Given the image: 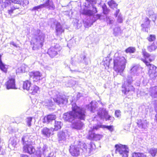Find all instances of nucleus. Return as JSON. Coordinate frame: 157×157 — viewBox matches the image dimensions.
Instances as JSON below:
<instances>
[{
  "label": "nucleus",
  "mask_w": 157,
  "mask_h": 157,
  "mask_svg": "<svg viewBox=\"0 0 157 157\" xmlns=\"http://www.w3.org/2000/svg\"><path fill=\"white\" fill-rule=\"evenodd\" d=\"M5 85L6 89L8 90L17 89L16 86L15 79L12 77L9 78L8 81L6 83Z\"/></svg>",
  "instance_id": "nucleus-17"
},
{
  "label": "nucleus",
  "mask_w": 157,
  "mask_h": 157,
  "mask_svg": "<svg viewBox=\"0 0 157 157\" xmlns=\"http://www.w3.org/2000/svg\"><path fill=\"white\" fill-rule=\"evenodd\" d=\"M115 115L117 117H119L121 115V111L119 110H116L115 112Z\"/></svg>",
  "instance_id": "nucleus-56"
},
{
  "label": "nucleus",
  "mask_w": 157,
  "mask_h": 157,
  "mask_svg": "<svg viewBox=\"0 0 157 157\" xmlns=\"http://www.w3.org/2000/svg\"><path fill=\"white\" fill-rule=\"evenodd\" d=\"M48 94L54 101L60 106L66 104L67 102L66 99L62 98L59 94V93L55 90L49 91Z\"/></svg>",
  "instance_id": "nucleus-8"
},
{
  "label": "nucleus",
  "mask_w": 157,
  "mask_h": 157,
  "mask_svg": "<svg viewBox=\"0 0 157 157\" xmlns=\"http://www.w3.org/2000/svg\"><path fill=\"white\" fill-rule=\"evenodd\" d=\"M57 40L56 39L52 40L51 47L48 49L47 52L48 54L52 58L60 53L61 48L59 44L55 43V42Z\"/></svg>",
  "instance_id": "nucleus-10"
},
{
  "label": "nucleus",
  "mask_w": 157,
  "mask_h": 157,
  "mask_svg": "<svg viewBox=\"0 0 157 157\" xmlns=\"http://www.w3.org/2000/svg\"><path fill=\"white\" fill-rule=\"evenodd\" d=\"M147 49L150 52L155 51L157 49V40L155 41L151 45L147 46Z\"/></svg>",
  "instance_id": "nucleus-29"
},
{
  "label": "nucleus",
  "mask_w": 157,
  "mask_h": 157,
  "mask_svg": "<svg viewBox=\"0 0 157 157\" xmlns=\"http://www.w3.org/2000/svg\"><path fill=\"white\" fill-rule=\"evenodd\" d=\"M86 107L91 112L94 113L95 112L96 107L95 106L93 105L92 102L89 105H86Z\"/></svg>",
  "instance_id": "nucleus-41"
},
{
  "label": "nucleus",
  "mask_w": 157,
  "mask_h": 157,
  "mask_svg": "<svg viewBox=\"0 0 157 157\" xmlns=\"http://www.w3.org/2000/svg\"><path fill=\"white\" fill-rule=\"evenodd\" d=\"M77 142H75V144L71 145L70 147L69 152L71 155L73 156H77L80 154V151L81 150L84 152H88L89 153L91 152L92 150V144H88L87 146L85 144L81 143L80 141H78V144Z\"/></svg>",
  "instance_id": "nucleus-2"
},
{
  "label": "nucleus",
  "mask_w": 157,
  "mask_h": 157,
  "mask_svg": "<svg viewBox=\"0 0 157 157\" xmlns=\"http://www.w3.org/2000/svg\"><path fill=\"white\" fill-rule=\"evenodd\" d=\"M44 8L43 5L42 4H41L37 6H34L32 9V10L33 11L37 10L38 11L39 10H40L41 9Z\"/></svg>",
  "instance_id": "nucleus-48"
},
{
  "label": "nucleus",
  "mask_w": 157,
  "mask_h": 157,
  "mask_svg": "<svg viewBox=\"0 0 157 157\" xmlns=\"http://www.w3.org/2000/svg\"><path fill=\"white\" fill-rule=\"evenodd\" d=\"M108 4L110 8L114 9V8L117 9V4L113 0H111L108 2Z\"/></svg>",
  "instance_id": "nucleus-39"
},
{
  "label": "nucleus",
  "mask_w": 157,
  "mask_h": 157,
  "mask_svg": "<svg viewBox=\"0 0 157 157\" xmlns=\"http://www.w3.org/2000/svg\"><path fill=\"white\" fill-rule=\"evenodd\" d=\"M72 67H69L70 69V71L72 72H79L78 69V68H75L76 66L75 65V63L72 62Z\"/></svg>",
  "instance_id": "nucleus-46"
},
{
  "label": "nucleus",
  "mask_w": 157,
  "mask_h": 157,
  "mask_svg": "<svg viewBox=\"0 0 157 157\" xmlns=\"http://www.w3.org/2000/svg\"><path fill=\"white\" fill-rule=\"evenodd\" d=\"M103 13L104 14H107L110 11V10L108 9L106 6L104 4L102 6Z\"/></svg>",
  "instance_id": "nucleus-44"
},
{
  "label": "nucleus",
  "mask_w": 157,
  "mask_h": 157,
  "mask_svg": "<svg viewBox=\"0 0 157 157\" xmlns=\"http://www.w3.org/2000/svg\"><path fill=\"white\" fill-rule=\"evenodd\" d=\"M106 21L108 24H113L114 21V18L107 17H106Z\"/></svg>",
  "instance_id": "nucleus-50"
},
{
  "label": "nucleus",
  "mask_w": 157,
  "mask_h": 157,
  "mask_svg": "<svg viewBox=\"0 0 157 157\" xmlns=\"http://www.w3.org/2000/svg\"><path fill=\"white\" fill-rule=\"evenodd\" d=\"M133 80L132 77L131 75L127 76V80L124 82L122 86V92L125 94H127L130 91H134L135 89L131 85Z\"/></svg>",
  "instance_id": "nucleus-11"
},
{
  "label": "nucleus",
  "mask_w": 157,
  "mask_h": 157,
  "mask_svg": "<svg viewBox=\"0 0 157 157\" xmlns=\"http://www.w3.org/2000/svg\"><path fill=\"white\" fill-rule=\"evenodd\" d=\"M56 155L55 153L53 152L50 153L48 155V156L45 157H55Z\"/></svg>",
  "instance_id": "nucleus-57"
},
{
  "label": "nucleus",
  "mask_w": 157,
  "mask_h": 157,
  "mask_svg": "<svg viewBox=\"0 0 157 157\" xmlns=\"http://www.w3.org/2000/svg\"><path fill=\"white\" fill-rule=\"evenodd\" d=\"M33 36L34 40L33 49L37 50L43 46L45 38V35L40 30L37 29L34 32Z\"/></svg>",
  "instance_id": "nucleus-3"
},
{
  "label": "nucleus",
  "mask_w": 157,
  "mask_h": 157,
  "mask_svg": "<svg viewBox=\"0 0 157 157\" xmlns=\"http://www.w3.org/2000/svg\"><path fill=\"white\" fill-rule=\"evenodd\" d=\"M115 147L116 153L119 154L122 157H128L129 149L127 145L117 144L115 145Z\"/></svg>",
  "instance_id": "nucleus-13"
},
{
  "label": "nucleus",
  "mask_w": 157,
  "mask_h": 157,
  "mask_svg": "<svg viewBox=\"0 0 157 157\" xmlns=\"http://www.w3.org/2000/svg\"><path fill=\"white\" fill-rule=\"evenodd\" d=\"M1 55H0V69L3 72L6 73L9 66L4 64L1 59Z\"/></svg>",
  "instance_id": "nucleus-30"
},
{
  "label": "nucleus",
  "mask_w": 157,
  "mask_h": 157,
  "mask_svg": "<svg viewBox=\"0 0 157 157\" xmlns=\"http://www.w3.org/2000/svg\"><path fill=\"white\" fill-rule=\"evenodd\" d=\"M155 110L156 112L157 113V107H155ZM155 121L157 123V113L155 115Z\"/></svg>",
  "instance_id": "nucleus-60"
},
{
  "label": "nucleus",
  "mask_w": 157,
  "mask_h": 157,
  "mask_svg": "<svg viewBox=\"0 0 157 157\" xmlns=\"http://www.w3.org/2000/svg\"><path fill=\"white\" fill-rule=\"evenodd\" d=\"M21 157H28V156L27 155L23 154L21 155Z\"/></svg>",
  "instance_id": "nucleus-63"
},
{
  "label": "nucleus",
  "mask_w": 157,
  "mask_h": 157,
  "mask_svg": "<svg viewBox=\"0 0 157 157\" xmlns=\"http://www.w3.org/2000/svg\"><path fill=\"white\" fill-rule=\"evenodd\" d=\"M63 124L60 121H55L54 127L55 128H53L54 131H57L61 128Z\"/></svg>",
  "instance_id": "nucleus-37"
},
{
  "label": "nucleus",
  "mask_w": 157,
  "mask_h": 157,
  "mask_svg": "<svg viewBox=\"0 0 157 157\" xmlns=\"http://www.w3.org/2000/svg\"><path fill=\"white\" fill-rule=\"evenodd\" d=\"M148 15L150 17L152 15L155 14L154 12L152 10H150L148 11Z\"/></svg>",
  "instance_id": "nucleus-58"
},
{
  "label": "nucleus",
  "mask_w": 157,
  "mask_h": 157,
  "mask_svg": "<svg viewBox=\"0 0 157 157\" xmlns=\"http://www.w3.org/2000/svg\"><path fill=\"white\" fill-rule=\"evenodd\" d=\"M83 125V123L80 120L75 121L73 123L72 127L73 128L77 129H80L82 127Z\"/></svg>",
  "instance_id": "nucleus-28"
},
{
  "label": "nucleus",
  "mask_w": 157,
  "mask_h": 157,
  "mask_svg": "<svg viewBox=\"0 0 157 157\" xmlns=\"http://www.w3.org/2000/svg\"><path fill=\"white\" fill-rule=\"evenodd\" d=\"M142 53L145 58L144 59H146V58H149V60L150 62H151L154 60L155 58V56L154 55H150L149 53L147 52L145 49L142 50ZM142 59V60L143 61Z\"/></svg>",
  "instance_id": "nucleus-25"
},
{
  "label": "nucleus",
  "mask_w": 157,
  "mask_h": 157,
  "mask_svg": "<svg viewBox=\"0 0 157 157\" xmlns=\"http://www.w3.org/2000/svg\"><path fill=\"white\" fill-rule=\"evenodd\" d=\"M10 44L13 45L14 47H17V45L16 44L14 43L13 41H11L10 43Z\"/></svg>",
  "instance_id": "nucleus-61"
},
{
  "label": "nucleus",
  "mask_w": 157,
  "mask_h": 157,
  "mask_svg": "<svg viewBox=\"0 0 157 157\" xmlns=\"http://www.w3.org/2000/svg\"><path fill=\"white\" fill-rule=\"evenodd\" d=\"M103 128L107 129L110 132H113V126L112 125H104L103 126Z\"/></svg>",
  "instance_id": "nucleus-52"
},
{
  "label": "nucleus",
  "mask_w": 157,
  "mask_h": 157,
  "mask_svg": "<svg viewBox=\"0 0 157 157\" xmlns=\"http://www.w3.org/2000/svg\"><path fill=\"white\" fill-rule=\"evenodd\" d=\"M43 4L44 8L48 9V10H54L56 8L52 0H46L45 3Z\"/></svg>",
  "instance_id": "nucleus-21"
},
{
  "label": "nucleus",
  "mask_w": 157,
  "mask_h": 157,
  "mask_svg": "<svg viewBox=\"0 0 157 157\" xmlns=\"http://www.w3.org/2000/svg\"><path fill=\"white\" fill-rule=\"evenodd\" d=\"M85 8L82 10V14L88 16H92L98 12L97 8L95 5L96 4V0H86Z\"/></svg>",
  "instance_id": "nucleus-5"
},
{
  "label": "nucleus",
  "mask_w": 157,
  "mask_h": 157,
  "mask_svg": "<svg viewBox=\"0 0 157 157\" xmlns=\"http://www.w3.org/2000/svg\"><path fill=\"white\" fill-rule=\"evenodd\" d=\"M123 18L122 15L121 13L119 14L117 16V21L119 23H122L123 22Z\"/></svg>",
  "instance_id": "nucleus-51"
},
{
  "label": "nucleus",
  "mask_w": 157,
  "mask_h": 157,
  "mask_svg": "<svg viewBox=\"0 0 157 157\" xmlns=\"http://www.w3.org/2000/svg\"><path fill=\"white\" fill-rule=\"evenodd\" d=\"M56 118V117L55 115L52 114L48 115L44 118L43 122L44 123L48 124L52 122V121L55 120Z\"/></svg>",
  "instance_id": "nucleus-27"
},
{
  "label": "nucleus",
  "mask_w": 157,
  "mask_h": 157,
  "mask_svg": "<svg viewBox=\"0 0 157 157\" xmlns=\"http://www.w3.org/2000/svg\"><path fill=\"white\" fill-rule=\"evenodd\" d=\"M2 147H1L0 146V151H2Z\"/></svg>",
  "instance_id": "nucleus-64"
},
{
  "label": "nucleus",
  "mask_w": 157,
  "mask_h": 157,
  "mask_svg": "<svg viewBox=\"0 0 157 157\" xmlns=\"http://www.w3.org/2000/svg\"><path fill=\"white\" fill-rule=\"evenodd\" d=\"M30 80L34 82H37L40 80L41 78V74L38 71H33L29 73Z\"/></svg>",
  "instance_id": "nucleus-15"
},
{
  "label": "nucleus",
  "mask_w": 157,
  "mask_h": 157,
  "mask_svg": "<svg viewBox=\"0 0 157 157\" xmlns=\"http://www.w3.org/2000/svg\"><path fill=\"white\" fill-rule=\"evenodd\" d=\"M72 111L63 114L64 121L72 122L76 119L84 120L86 117V110L84 108L80 107L75 104L72 105Z\"/></svg>",
  "instance_id": "nucleus-1"
},
{
  "label": "nucleus",
  "mask_w": 157,
  "mask_h": 157,
  "mask_svg": "<svg viewBox=\"0 0 157 157\" xmlns=\"http://www.w3.org/2000/svg\"><path fill=\"white\" fill-rule=\"evenodd\" d=\"M76 84V81L73 79L69 78L67 81L65 82V85L67 87H72L75 85Z\"/></svg>",
  "instance_id": "nucleus-34"
},
{
  "label": "nucleus",
  "mask_w": 157,
  "mask_h": 157,
  "mask_svg": "<svg viewBox=\"0 0 157 157\" xmlns=\"http://www.w3.org/2000/svg\"><path fill=\"white\" fill-rule=\"evenodd\" d=\"M137 124L138 127L140 128L145 129L147 127V123L146 120H138Z\"/></svg>",
  "instance_id": "nucleus-24"
},
{
  "label": "nucleus",
  "mask_w": 157,
  "mask_h": 157,
  "mask_svg": "<svg viewBox=\"0 0 157 157\" xmlns=\"http://www.w3.org/2000/svg\"><path fill=\"white\" fill-rule=\"evenodd\" d=\"M147 39L149 42L153 41L156 39L155 36L154 35H150L149 36L147 37Z\"/></svg>",
  "instance_id": "nucleus-49"
},
{
  "label": "nucleus",
  "mask_w": 157,
  "mask_h": 157,
  "mask_svg": "<svg viewBox=\"0 0 157 157\" xmlns=\"http://www.w3.org/2000/svg\"><path fill=\"white\" fill-rule=\"evenodd\" d=\"M127 61L123 56L115 57L113 59V68L117 72H121L124 70Z\"/></svg>",
  "instance_id": "nucleus-6"
},
{
  "label": "nucleus",
  "mask_w": 157,
  "mask_h": 157,
  "mask_svg": "<svg viewBox=\"0 0 157 157\" xmlns=\"http://www.w3.org/2000/svg\"><path fill=\"white\" fill-rule=\"evenodd\" d=\"M95 14L93 15L90 16H93L95 21H96L97 20L99 19L101 16V15L99 14H97L96 15H95Z\"/></svg>",
  "instance_id": "nucleus-54"
},
{
  "label": "nucleus",
  "mask_w": 157,
  "mask_h": 157,
  "mask_svg": "<svg viewBox=\"0 0 157 157\" xmlns=\"http://www.w3.org/2000/svg\"><path fill=\"white\" fill-rule=\"evenodd\" d=\"M33 119V118L31 117H28L26 119V122L27 125L30 127L31 126V122Z\"/></svg>",
  "instance_id": "nucleus-45"
},
{
  "label": "nucleus",
  "mask_w": 157,
  "mask_h": 157,
  "mask_svg": "<svg viewBox=\"0 0 157 157\" xmlns=\"http://www.w3.org/2000/svg\"><path fill=\"white\" fill-rule=\"evenodd\" d=\"M27 67V66L23 64L16 70V73H24Z\"/></svg>",
  "instance_id": "nucleus-36"
},
{
  "label": "nucleus",
  "mask_w": 157,
  "mask_h": 157,
  "mask_svg": "<svg viewBox=\"0 0 157 157\" xmlns=\"http://www.w3.org/2000/svg\"><path fill=\"white\" fill-rule=\"evenodd\" d=\"M142 60L149 69L148 74L150 77L153 79L157 77V67L154 65L150 63L146 59H143Z\"/></svg>",
  "instance_id": "nucleus-14"
},
{
  "label": "nucleus",
  "mask_w": 157,
  "mask_h": 157,
  "mask_svg": "<svg viewBox=\"0 0 157 157\" xmlns=\"http://www.w3.org/2000/svg\"><path fill=\"white\" fill-rule=\"evenodd\" d=\"M98 114L101 118H105L106 121H113L114 119L113 117L108 115L107 111L104 109H102L100 112H99Z\"/></svg>",
  "instance_id": "nucleus-16"
},
{
  "label": "nucleus",
  "mask_w": 157,
  "mask_h": 157,
  "mask_svg": "<svg viewBox=\"0 0 157 157\" xmlns=\"http://www.w3.org/2000/svg\"><path fill=\"white\" fill-rule=\"evenodd\" d=\"M149 17L151 19L152 21L154 22V24H155V21L157 17V15L155 14Z\"/></svg>",
  "instance_id": "nucleus-55"
},
{
  "label": "nucleus",
  "mask_w": 157,
  "mask_h": 157,
  "mask_svg": "<svg viewBox=\"0 0 157 157\" xmlns=\"http://www.w3.org/2000/svg\"><path fill=\"white\" fill-rule=\"evenodd\" d=\"M29 92L33 95H35L36 94H38L40 92L39 87L36 85H33L31 86L29 90Z\"/></svg>",
  "instance_id": "nucleus-31"
},
{
  "label": "nucleus",
  "mask_w": 157,
  "mask_h": 157,
  "mask_svg": "<svg viewBox=\"0 0 157 157\" xmlns=\"http://www.w3.org/2000/svg\"><path fill=\"white\" fill-rule=\"evenodd\" d=\"M54 131V129L53 128L49 129L47 127H44L41 130V132L46 137H49L51 133L52 134H53L52 133V132Z\"/></svg>",
  "instance_id": "nucleus-22"
},
{
  "label": "nucleus",
  "mask_w": 157,
  "mask_h": 157,
  "mask_svg": "<svg viewBox=\"0 0 157 157\" xmlns=\"http://www.w3.org/2000/svg\"><path fill=\"white\" fill-rule=\"evenodd\" d=\"M68 135L67 132L66 130L64 131H62L58 132L57 136L59 143H62L63 141H65Z\"/></svg>",
  "instance_id": "nucleus-20"
},
{
  "label": "nucleus",
  "mask_w": 157,
  "mask_h": 157,
  "mask_svg": "<svg viewBox=\"0 0 157 157\" xmlns=\"http://www.w3.org/2000/svg\"><path fill=\"white\" fill-rule=\"evenodd\" d=\"M119 12L120 10L119 9H117L116 10V12L114 14V15L115 17H117L118 16V14H119Z\"/></svg>",
  "instance_id": "nucleus-59"
},
{
  "label": "nucleus",
  "mask_w": 157,
  "mask_h": 157,
  "mask_svg": "<svg viewBox=\"0 0 157 157\" xmlns=\"http://www.w3.org/2000/svg\"><path fill=\"white\" fill-rule=\"evenodd\" d=\"M51 26L53 29H55V32L57 36H59L64 32V29L59 22L54 18H52L50 20Z\"/></svg>",
  "instance_id": "nucleus-12"
},
{
  "label": "nucleus",
  "mask_w": 157,
  "mask_h": 157,
  "mask_svg": "<svg viewBox=\"0 0 157 157\" xmlns=\"http://www.w3.org/2000/svg\"><path fill=\"white\" fill-rule=\"evenodd\" d=\"M140 69V68L137 66H135L133 67L131 70V74L137 75Z\"/></svg>",
  "instance_id": "nucleus-38"
},
{
  "label": "nucleus",
  "mask_w": 157,
  "mask_h": 157,
  "mask_svg": "<svg viewBox=\"0 0 157 157\" xmlns=\"http://www.w3.org/2000/svg\"><path fill=\"white\" fill-rule=\"evenodd\" d=\"M136 51V49L132 47H129L125 50V52L127 53H133Z\"/></svg>",
  "instance_id": "nucleus-47"
},
{
  "label": "nucleus",
  "mask_w": 157,
  "mask_h": 157,
  "mask_svg": "<svg viewBox=\"0 0 157 157\" xmlns=\"http://www.w3.org/2000/svg\"><path fill=\"white\" fill-rule=\"evenodd\" d=\"M44 105L47 106H52L54 104V102L51 99L46 100L44 101Z\"/></svg>",
  "instance_id": "nucleus-42"
},
{
  "label": "nucleus",
  "mask_w": 157,
  "mask_h": 157,
  "mask_svg": "<svg viewBox=\"0 0 157 157\" xmlns=\"http://www.w3.org/2000/svg\"><path fill=\"white\" fill-rule=\"evenodd\" d=\"M13 3L11 5L10 9L8 10V13L12 15L15 10L19 8L21 5L26 6L29 3L27 0H10Z\"/></svg>",
  "instance_id": "nucleus-9"
},
{
  "label": "nucleus",
  "mask_w": 157,
  "mask_h": 157,
  "mask_svg": "<svg viewBox=\"0 0 157 157\" xmlns=\"http://www.w3.org/2000/svg\"><path fill=\"white\" fill-rule=\"evenodd\" d=\"M132 157H147L146 155L142 153L134 152L133 153Z\"/></svg>",
  "instance_id": "nucleus-43"
},
{
  "label": "nucleus",
  "mask_w": 157,
  "mask_h": 157,
  "mask_svg": "<svg viewBox=\"0 0 157 157\" xmlns=\"http://www.w3.org/2000/svg\"><path fill=\"white\" fill-rule=\"evenodd\" d=\"M33 136L29 134L25 135L21 140L23 146V151L25 153L32 154L35 151V149L32 146Z\"/></svg>",
  "instance_id": "nucleus-4"
},
{
  "label": "nucleus",
  "mask_w": 157,
  "mask_h": 157,
  "mask_svg": "<svg viewBox=\"0 0 157 157\" xmlns=\"http://www.w3.org/2000/svg\"><path fill=\"white\" fill-rule=\"evenodd\" d=\"M10 1V0H0V13L1 11L5 8L8 9V10L10 9L11 5Z\"/></svg>",
  "instance_id": "nucleus-18"
},
{
  "label": "nucleus",
  "mask_w": 157,
  "mask_h": 157,
  "mask_svg": "<svg viewBox=\"0 0 157 157\" xmlns=\"http://www.w3.org/2000/svg\"><path fill=\"white\" fill-rule=\"evenodd\" d=\"M149 92L151 96L154 98H157V86L150 88Z\"/></svg>",
  "instance_id": "nucleus-32"
},
{
  "label": "nucleus",
  "mask_w": 157,
  "mask_h": 157,
  "mask_svg": "<svg viewBox=\"0 0 157 157\" xmlns=\"http://www.w3.org/2000/svg\"><path fill=\"white\" fill-rule=\"evenodd\" d=\"M149 152L152 156L155 157L157 153V148L154 147L151 148L149 150Z\"/></svg>",
  "instance_id": "nucleus-40"
},
{
  "label": "nucleus",
  "mask_w": 157,
  "mask_h": 157,
  "mask_svg": "<svg viewBox=\"0 0 157 157\" xmlns=\"http://www.w3.org/2000/svg\"><path fill=\"white\" fill-rule=\"evenodd\" d=\"M102 127V125L100 123H98L97 124H95L93 127V128L91 129V131H90L89 133V138L90 139H94L97 135L94 133L95 130H97L99 128Z\"/></svg>",
  "instance_id": "nucleus-19"
},
{
  "label": "nucleus",
  "mask_w": 157,
  "mask_h": 157,
  "mask_svg": "<svg viewBox=\"0 0 157 157\" xmlns=\"http://www.w3.org/2000/svg\"><path fill=\"white\" fill-rule=\"evenodd\" d=\"M150 21L147 17L145 18L144 23L142 24L141 25L142 29L144 31L148 32V27L150 24Z\"/></svg>",
  "instance_id": "nucleus-26"
},
{
  "label": "nucleus",
  "mask_w": 157,
  "mask_h": 157,
  "mask_svg": "<svg viewBox=\"0 0 157 157\" xmlns=\"http://www.w3.org/2000/svg\"><path fill=\"white\" fill-rule=\"evenodd\" d=\"M114 33L115 35H117L120 32V29L119 27H117L113 29Z\"/></svg>",
  "instance_id": "nucleus-53"
},
{
  "label": "nucleus",
  "mask_w": 157,
  "mask_h": 157,
  "mask_svg": "<svg viewBox=\"0 0 157 157\" xmlns=\"http://www.w3.org/2000/svg\"><path fill=\"white\" fill-rule=\"evenodd\" d=\"M86 56L84 53L81 54L79 57L78 58V60L77 62L78 63L80 62H82L85 63L86 64L87 63L86 61Z\"/></svg>",
  "instance_id": "nucleus-35"
},
{
  "label": "nucleus",
  "mask_w": 157,
  "mask_h": 157,
  "mask_svg": "<svg viewBox=\"0 0 157 157\" xmlns=\"http://www.w3.org/2000/svg\"><path fill=\"white\" fill-rule=\"evenodd\" d=\"M49 150L50 148L48 147L46 145H44L41 151H40V153L39 152V154H37V152L34 157H42V154L45 156L48 153Z\"/></svg>",
  "instance_id": "nucleus-23"
},
{
  "label": "nucleus",
  "mask_w": 157,
  "mask_h": 157,
  "mask_svg": "<svg viewBox=\"0 0 157 157\" xmlns=\"http://www.w3.org/2000/svg\"><path fill=\"white\" fill-rule=\"evenodd\" d=\"M31 86V84L29 81L27 80L23 82V87L24 89L29 91Z\"/></svg>",
  "instance_id": "nucleus-33"
},
{
  "label": "nucleus",
  "mask_w": 157,
  "mask_h": 157,
  "mask_svg": "<svg viewBox=\"0 0 157 157\" xmlns=\"http://www.w3.org/2000/svg\"><path fill=\"white\" fill-rule=\"evenodd\" d=\"M48 94L54 101L60 106L66 104L67 102L66 99L62 98L59 94V93L55 90L49 91Z\"/></svg>",
  "instance_id": "nucleus-7"
},
{
  "label": "nucleus",
  "mask_w": 157,
  "mask_h": 157,
  "mask_svg": "<svg viewBox=\"0 0 157 157\" xmlns=\"http://www.w3.org/2000/svg\"><path fill=\"white\" fill-rule=\"evenodd\" d=\"M81 95V94L80 93H78L77 94V97L78 99L79 98Z\"/></svg>",
  "instance_id": "nucleus-62"
}]
</instances>
